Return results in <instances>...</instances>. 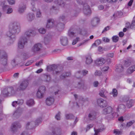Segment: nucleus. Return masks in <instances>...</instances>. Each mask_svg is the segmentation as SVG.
Returning a JSON list of instances; mask_svg holds the SVG:
<instances>
[{"label": "nucleus", "mask_w": 135, "mask_h": 135, "mask_svg": "<svg viewBox=\"0 0 135 135\" xmlns=\"http://www.w3.org/2000/svg\"><path fill=\"white\" fill-rule=\"evenodd\" d=\"M20 24L18 22H15L10 24L9 30L7 32L6 35L9 38V42L10 44H12L15 41V35L20 32Z\"/></svg>", "instance_id": "1"}, {"label": "nucleus", "mask_w": 135, "mask_h": 135, "mask_svg": "<svg viewBox=\"0 0 135 135\" xmlns=\"http://www.w3.org/2000/svg\"><path fill=\"white\" fill-rule=\"evenodd\" d=\"M47 69L48 71H53L54 74L58 75L61 72L62 68L59 65H53L47 66Z\"/></svg>", "instance_id": "2"}, {"label": "nucleus", "mask_w": 135, "mask_h": 135, "mask_svg": "<svg viewBox=\"0 0 135 135\" xmlns=\"http://www.w3.org/2000/svg\"><path fill=\"white\" fill-rule=\"evenodd\" d=\"M2 93L4 96H10L15 93V91L12 86L7 87L4 88L2 92Z\"/></svg>", "instance_id": "3"}, {"label": "nucleus", "mask_w": 135, "mask_h": 135, "mask_svg": "<svg viewBox=\"0 0 135 135\" xmlns=\"http://www.w3.org/2000/svg\"><path fill=\"white\" fill-rule=\"evenodd\" d=\"M8 58L7 53L5 51H3L0 56V62L1 64L4 65H7Z\"/></svg>", "instance_id": "4"}, {"label": "nucleus", "mask_w": 135, "mask_h": 135, "mask_svg": "<svg viewBox=\"0 0 135 135\" xmlns=\"http://www.w3.org/2000/svg\"><path fill=\"white\" fill-rule=\"evenodd\" d=\"M42 47V45L40 43L35 44L31 49V51L35 54H37L41 50Z\"/></svg>", "instance_id": "5"}, {"label": "nucleus", "mask_w": 135, "mask_h": 135, "mask_svg": "<svg viewBox=\"0 0 135 135\" xmlns=\"http://www.w3.org/2000/svg\"><path fill=\"white\" fill-rule=\"evenodd\" d=\"M23 37H21L18 43V47L20 49H23L25 45L27 43V39L23 38Z\"/></svg>", "instance_id": "6"}, {"label": "nucleus", "mask_w": 135, "mask_h": 135, "mask_svg": "<svg viewBox=\"0 0 135 135\" xmlns=\"http://www.w3.org/2000/svg\"><path fill=\"white\" fill-rule=\"evenodd\" d=\"M28 84V81L27 80H25L22 81L20 85L17 88V90L19 91L25 90L27 87Z\"/></svg>", "instance_id": "7"}, {"label": "nucleus", "mask_w": 135, "mask_h": 135, "mask_svg": "<svg viewBox=\"0 0 135 135\" xmlns=\"http://www.w3.org/2000/svg\"><path fill=\"white\" fill-rule=\"evenodd\" d=\"M35 32L32 30H29L26 31L21 37H23V38H26L27 40V37H29L31 36L35 35Z\"/></svg>", "instance_id": "8"}, {"label": "nucleus", "mask_w": 135, "mask_h": 135, "mask_svg": "<svg viewBox=\"0 0 135 135\" xmlns=\"http://www.w3.org/2000/svg\"><path fill=\"white\" fill-rule=\"evenodd\" d=\"M83 11L84 14L86 15H90L91 13V11L90 6L86 4H83Z\"/></svg>", "instance_id": "9"}, {"label": "nucleus", "mask_w": 135, "mask_h": 135, "mask_svg": "<svg viewBox=\"0 0 135 135\" xmlns=\"http://www.w3.org/2000/svg\"><path fill=\"white\" fill-rule=\"evenodd\" d=\"M55 25L54 21L52 19H49L47 20L46 27L48 28H51Z\"/></svg>", "instance_id": "10"}, {"label": "nucleus", "mask_w": 135, "mask_h": 135, "mask_svg": "<svg viewBox=\"0 0 135 135\" xmlns=\"http://www.w3.org/2000/svg\"><path fill=\"white\" fill-rule=\"evenodd\" d=\"M21 127V125L18 122H15L12 124L11 127V129L13 132H15L18 128Z\"/></svg>", "instance_id": "11"}, {"label": "nucleus", "mask_w": 135, "mask_h": 135, "mask_svg": "<svg viewBox=\"0 0 135 135\" xmlns=\"http://www.w3.org/2000/svg\"><path fill=\"white\" fill-rule=\"evenodd\" d=\"M106 60L102 57L97 59L95 61V64L98 66H102L105 62Z\"/></svg>", "instance_id": "12"}, {"label": "nucleus", "mask_w": 135, "mask_h": 135, "mask_svg": "<svg viewBox=\"0 0 135 135\" xmlns=\"http://www.w3.org/2000/svg\"><path fill=\"white\" fill-rule=\"evenodd\" d=\"M91 54H89L85 56V63L87 65H89L92 63L93 60L91 58Z\"/></svg>", "instance_id": "13"}, {"label": "nucleus", "mask_w": 135, "mask_h": 135, "mask_svg": "<svg viewBox=\"0 0 135 135\" xmlns=\"http://www.w3.org/2000/svg\"><path fill=\"white\" fill-rule=\"evenodd\" d=\"M113 111V109L111 107H108L103 109L102 113L105 115L111 113Z\"/></svg>", "instance_id": "14"}, {"label": "nucleus", "mask_w": 135, "mask_h": 135, "mask_svg": "<svg viewBox=\"0 0 135 135\" xmlns=\"http://www.w3.org/2000/svg\"><path fill=\"white\" fill-rule=\"evenodd\" d=\"M84 1V0H76L77 2L79 4L83 5V4H86L89 6H92L94 5V4L90 1H87L86 2H83Z\"/></svg>", "instance_id": "15"}, {"label": "nucleus", "mask_w": 135, "mask_h": 135, "mask_svg": "<svg viewBox=\"0 0 135 135\" xmlns=\"http://www.w3.org/2000/svg\"><path fill=\"white\" fill-rule=\"evenodd\" d=\"M96 113L94 111L90 112L88 115V118L90 120H93L96 118Z\"/></svg>", "instance_id": "16"}, {"label": "nucleus", "mask_w": 135, "mask_h": 135, "mask_svg": "<svg viewBox=\"0 0 135 135\" xmlns=\"http://www.w3.org/2000/svg\"><path fill=\"white\" fill-rule=\"evenodd\" d=\"M54 101V99L53 97H49L46 99V103L47 105L50 106L53 103Z\"/></svg>", "instance_id": "17"}, {"label": "nucleus", "mask_w": 135, "mask_h": 135, "mask_svg": "<svg viewBox=\"0 0 135 135\" xmlns=\"http://www.w3.org/2000/svg\"><path fill=\"white\" fill-rule=\"evenodd\" d=\"M128 98L126 100H123L124 102H126V105L128 108H130L133 105L134 101L132 99L128 100Z\"/></svg>", "instance_id": "18"}, {"label": "nucleus", "mask_w": 135, "mask_h": 135, "mask_svg": "<svg viewBox=\"0 0 135 135\" xmlns=\"http://www.w3.org/2000/svg\"><path fill=\"white\" fill-rule=\"evenodd\" d=\"M60 41L61 44L63 46H65L68 44L67 38L65 37H61L60 38Z\"/></svg>", "instance_id": "19"}, {"label": "nucleus", "mask_w": 135, "mask_h": 135, "mask_svg": "<svg viewBox=\"0 0 135 135\" xmlns=\"http://www.w3.org/2000/svg\"><path fill=\"white\" fill-rule=\"evenodd\" d=\"M22 112V110L20 108H18L16 110L13 114L14 117L17 118L19 117L21 115Z\"/></svg>", "instance_id": "20"}, {"label": "nucleus", "mask_w": 135, "mask_h": 135, "mask_svg": "<svg viewBox=\"0 0 135 135\" xmlns=\"http://www.w3.org/2000/svg\"><path fill=\"white\" fill-rule=\"evenodd\" d=\"M26 9V6L25 5L21 3L19 5L18 11L19 13H22Z\"/></svg>", "instance_id": "21"}, {"label": "nucleus", "mask_w": 135, "mask_h": 135, "mask_svg": "<svg viewBox=\"0 0 135 135\" xmlns=\"http://www.w3.org/2000/svg\"><path fill=\"white\" fill-rule=\"evenodd\" d=\"M99 21V19L98 18H94L91 21V24L93 27L96 26Z\"/></svg>", "instance_id": "22"}, {"label": "nucleus", "mask_w": 135, "mask_h": 135, "mask_svg": "<svg viewBox=\"0 0 135 135\" xmlns=\"http://www.w3.org/2000/svg\"><path fill=\"white\" fill-rule=\"evenodd\" d=\"M35 18V16L33 13H29L27 15V19L29 22L31 21Z\"/></svg>", "instance_id": "23"}, {"label": "nucleus", "mask_w": 135, "mask_h": 135, "mask_svg": "<svg viewBox=\"0 0 135 135\" xmlns=\"http://www.w3.org/2000/svg\"><path fill=\"white\" fill-rule=\"evenodd\" d=\"M125 108V106L123 104H120L119 105L117 109V112H124Z\"/></svg>", "instance_id": "24"}, {"label": "nucleus", "mask_w": 135, "mask_h": 135, "mask_svg": "<svg viewBox=\"0 0 135 135\" xmlns=\"http://www.w3.org/2000/svg\"><path fill=\"white\" fill-rule=\"evenodd\" d=\"M123 67L121 64H119L117 65L115 69V71L117 72H120L123 70Z\"/></svg>", "instance_id": "25"}, {"label": "nucleus", "mask_w": 135, "mask_h": 135, "mask_svg": "<svg viewBox=\"0 0 135 135\" xmlns=\"http://www.w3.org/2000/svg\"><path fill=\"white\" fill-rule=\"evenodd\" d=\"M85 84V81L84 80H81L78 83V88L81 89L84 88Z\"/></svg>", "instance_id": "26"}, {"label": "nucleus", "mask_w": 135, "mask_h": 135, "mask_svg": "<svg viewBox=\"0 0 135 135\" xmlns=\"http://www.w3.org/2000/svg\"><path fill=\"white\" fill-rule=\"evenodd\" d=\"M127 70V72L129 74H131L135 71V65L133 64Z\"/></svg>", "instance_id": "27"}, {"label": "nucleus", "mask_w": 135, "mask_h": 135, "mask_svg": "<svg viewBox=\"0 0 135 135\" xmlns=\"http://www.w3.org/2000/svg\"><path fill=\"white\" fill-rule=\"evenodd\" d=\"M133 64L132 61L128 59H126L125 61L124 64V65L127 67H128L130 65H132Z\"/></svg>", "instance_id": "28"}, {"label": "nucleus", "mask_w": 135, "mask_h": 135, "mask_svg": "<svg viewBox=\"0 0 135 135\" xmlns=\"http://www.w3.org/2000/svg\"><path fill=\"white\" fill-rule=\"evenodd\" d=\"M55 3L62 7H64L65 5V3L62 0H57L55 2Z\"/></svg>", "instance_id": "29"}, {"label": "nucleus", "mask_w": 135, "mask_h": 135, "mask_svg": "<svg viewBox=\"0 0 135 135\" xmlns=\"http://www.w3.org/2000/svg\"><path fill=\"white\" fill-rule=\"evenodd\" d=\"M52 132L54 134L56 132L59 134H61L62 133L61 128L60 127H56L55 129V131H53Z\"/></svg>", "instance_id": "30"}, {"label": "nucleus", "mask_w": 135, "mask_h": 135, "mask_svg": "<svg viewBox=\"0 0 135 135\" xmlns=\"http://www.w3.org/2000/svg\"><path fill=\"white\" fill-rule=\"evenodd\" d=\"M51 38V36L49 34L47 35L44 38V41L46 43H48Z\"/></svg>", "instance_id": "31"}, {"label": "nucleus", "mask_w": 135, "mask_h": 135, "mask_svg": "<svg viewBox=\"0 0 135 135\" xmlns=\"http://www.w3.org/2000/svg\"><path fill=\"white\" fill-rule=\"evenodd\" d=\"M27 104L29 106L33 105L34 104L33 100L32 99H30L27 100Z\"/></svg>", "instance_id": "32"}, {"label": "nucleus", "mask_w": 135, "mask_h": 135, "mask_svg": "<svg viewBox=\"0 0 135 135\" xmlns=\"http://www.w3.org/2000/svg\"><path fill=\"white\" fill-rule=\"evenodd\" d=\"M44 94V93L38 90L36 96L37 97L39 98H41L43 97Z\"/></svg>", "instance_id": "33"}, {"label": "nucleus", "mask_w": 135, "mask_h": 135, "mask_svg": "<svg viewBox=\"0 0 135 135\" xmlns=\"http://www.w3.org/2000/svg\"><path fill=\"white\" fill-rule=\"evenodd\" d=\"M46 90V88L44 86H42L40 87L38 90V91L40 92L45 93Z\"/></svg>", "instance_id": "34"}, {"label": "nucleus", "mask_w": 135, "mask_h": 135, "mask_svg": "<svg viewBox=\"0 0 135 135\" xmlns=\"http://www.w3.org/2000/svg\"><path fill=\"white\" fill-rule=\"evenodd\" d=\"M44 78L45 79L44 80L46 81L49 82L50 80V77L49 75H45L44 76Z\"/></svg>", "instance_id": "35"}, {"label": "nucleus", "mask_w": 135, "mask_h": 135, "mask_svg": "<svg viewBox=\"0 0 135 135\" xmlns=\"http://www.w3.org/2000/svg\"><path fill=\"white\" fill-rule=\"evenodd\" d=\"M4 4L5 1H4L1 2V5L2 7L3 10L5 11L8 8V6L7 5H5Z\"/></svg>", "instance_id": "36"}, {"label": "nucleus", "mask_w": 135, "mask_h": 135, "mask_svg": "<svg viewBox=\"0 0 135 135\" xmlns=\"http://www.w3.org/2000/svg\"><path fill=\"white\" fill-rule=\"evenodd\" d=\"M130 28L131 29L135 28V16L133 17L132 22L130 25Z\"/></svg>", "instance_id": "37"}, {"label": "nucleus", "mask_w": 135, "mask_h": 135, "mask_svg": "<svg viewBox=\"0 0 135 135\" xmlns=\"http://www.w3.org/2000/svg\"><path fill=\"white\" fill-rule=\"evenodd\" d=\"M94 131L95 132V133L94 135H97L98 133H99L101 132L103 130V129L99 128V129H96L94 128Z\"/></svg>", "instance_id": "38"}, {"label": "nucleus", "mask_w": 135, "mask_h": 135, "mask_svg": "<svg viewBox=\"0 0 135 135\" xmlns=\"http://www.w3.org/2000/svg\"><path fill=\"white\" fill-rule=\"evenodd\" d=\"M112 39L113 42H117L119 40V37L117 36H114L112 37Z\"/></svg>", "instance_id": "39"}, {"label": "nucleus", "mask_w": 135, "mask_h": 135, "mask_svg": "<svg viewBox=\"0 0 135 135\" xmlns=\"http://www.w3.org/2000/svg\"><path fill=\"white\" fill-rule=\"evenodd\" d=\"M107 105V103L105 100H103V102L101 104H100L99 106L101 107H105Z\"/></svg>", "instance_id": "40"}, {"label": "nucleus", "mask_w": 135, "mask_h": 135, "mask_svg": "<svg viewBox=\"0 0 135 135\" xmlns=\"http://www.w3.org/2000/svg\"><path fill=\"white\" fill-rule=\"evenodd\" d=\"M68 35L71 38H72L74 37H75L76 36V33L70 31L68 32Z\"/></svg>", "instance_id": "41"}, {"label": "nucleus", "mask_w": 135, "mask_h": 135, "mask_svg": "<svg viewBox=\"0 0 135 135\" xmlns=\"http://www.w3.org/2000/svg\"><path fill=\"white\" fill-rule=\"evenodd\" d=\"M114 133L117 135H121L122 133V131H119L118 129H115L114 131Z\"/></svg>", "instance_id": "42"}, {"label": "nucleus", "mask_w": 135, "mask_h": 135, "mask_svg": "<svg viewBox=\"0 0 135 135\" xmlns=\"http://www.w3.org/2000/svg\"><path fill=\"white\" fill-rule=\"evenodd\" d=\"M41 13L40 9H38L36 12V16L37 18H40L41 16Z\"/></svg>", "instance_id": "43"}, {"label": "nucleus", "mask_w": 135, "mask_h": 135, "mask_svg": "<svg viewBox=\"0 0 135 135\" xmlns=\"http://www.w3.org/2000/svg\"><path fill=\"white\" fill-rule=\"evenodd\" d=\"M101 41L100 40H96L95 41V42L92 44V47H93L94 46H97L99 45Z\"/></svg>", "instance_id": "44"}, {"label": "nucleus", "mask_w": 135, "mask_h": 135, "mask_svg": "<svg viewBox=\"0 0 135 135\" xmlns=\"http://www.w3.org/2000/svg\"><path fill=\"white\" fill-rule=\"evenodd\" d=\"M134 122L135 121L134 120L131 121L127 123L126 126L127 127H129L131 126Z\"/></svg>", "instance_id": "45"}, {"label": "nucleus", "mask_w": 135, "mask_h": 135, "mask_svg": "<svg viewBox=\"0 0 135 135\" xmlns=\"http://www.w3.org/2000/svg\"><path fill=\"white\" fill-rule=\"evenodd\" d=\"M66 117L67 119H71L74 118V116L72 114H67Z\"/></svg>", "instance_id": "46"}, {"label": "nucleus", "mask_w": 135, "mask_h": 135, "mask_svg": "<svg viewBox=\"0 0 135 135\" xmlns=\"http://www.w3.org/2000/svg\"><path fill=\"white\" fill-rule=\"evenodd\" d=\"M112 94L113 97H115L117 96V90L115 89H113L112 91Z\"/></svg>", "instance_id": "47"}, {"label": "nucleus", "mask_w": 135, "mask_h": 135, "mask_svg": "<svg viewBox=\"0 0 135 135\" xmlns=\"http://www.w3.org/2000/svg\"><path fill=\"white\" fill-rule=\"evenodd\" d=\"M38 31L41 34H44L46 32V30L44 28H41L39 29Z\"/></svg>", "instance_id": "48"}, {"label": "nucleus", "mask_w": 135, "mask_h": 135, "mask_svg": "<svg viewBox=\"0 0 135 135\" xmlns=\"http://www.w3.org/2000/svg\"><path fill=\"white\" fill-rule=\"evenodd\" d=\"M31 0V4L32 6V7L33 8H32V10L33 11H34L36 10V9H35V8H34V6L35 5V2L34 1H37V0Z\"/></svg>", "instance_id": "49"}, {"label": "nucleus", "mask_w": 135, "mask_h": 135, "mask_svg": "<svg viewBox=\"0 0 135 135\" xmlns=\"http://www.w3.org/2000/svg\"><path fill=\"white\" fill-rule=\"evenodd\" d=\"M42 121V119L41 118L37 119L35 121V125H38V124L41 122Z\"/></svg>", "instance_id": "50"}, {"label": "nucleus", "mask_w": 135, "mask_h": 135, "mask_svg": "<svg viewBox=\"0 0 135 135\" xmlns=\"http://www.w3.org/2000/svg\"><path fill=\"white\" fill-rule=\"evenodd\" d=\"M81 72L79 71L76 72L75 74V76L78 78H79L80 77Z\"/></svg>", "instance_id": "51"}, {"label": "nucleus", "mask_w": 135, "mask_h": 135, "mask_svg": "<svg viewBox=\"0 0 135 135\" xmlns=\"http://www.w3.org/2000/svg\"><path fill=\"white\" fill-rule=\"evenodd\" d=\"M105 91V90L104 89L101 90L99 93V95L101 96L102 97H104L105 96L104 94Z\"/></svg>", "instance_id": "52"}, {"label": "nucleus", "mask_w": 135, "mask_h": 135, "mask_svg": "<svg viewBox=\"0 0 135 135\" xmlns=\"http://www.w3.org/2000/svg\"><path fill=\"white\" fill-rule=\"evenodd\" d=\"M64 24L63 23H59L58 25V27L61 28V29H63L64 28Z\"/></svg>", "instance_id": "53"}, {"label": "nucleus", "mask_w": 135, "mask_h": 135, "mask_svg": "<svg viewBox=\"0 0 135 135\" xmlns=\"http://www.w3.org/2000/svg\"><path fill=\"white\" fill-rule=\"evenodd\" d=\"M23 100L22 99L18 100L17 101V104L19 105H22L23 103Z\"/></svg>", "instance_id": "54"}, {"label": "nucleus", "mask_w": 135, "mask_h": 135, "mask_svg": "<svg viewBox=\"0 0 135 135\" xmlns=\"http://www.w3.org/2000/svg\"><path fill=\"white\" fill-rule=\"evenodd\" d=\"M79 37H77L76 38L75 40H73L72 44L73 45H74L79 40Z\"/></svg>", "instance_id": "55"}, {"label": "nucleus", "mask_w": 135, "mask_h": 135, "mask_svg": "<svg viewBox=\"0 0 135 135\" xmlns=\"http://www.w3.org/2000/svg\"><path fill=\"white\" fill-rule=\"evenodd\" d=\"M13 12V9L11 8H8L7 9L6 12L7 14H9Z\"/></svg>", "instance_id": "56"}, {"label": "nucleus", "mask_w": 135, "mask_h": 135, "mask_svg": "<svg viewBox=\"0 0 135 135\" xmlns=\"http://www.w3.org/2000/svg\"><path fill=\"white\" fill-rule=\"evenodd\" d=\"M109 68V67L108 66H105L102 69V70L103 71H106L108 70Z\"/></svg>", "instance_id": "57"}, {"label": "nucleus", "mask_w": 135, "mask_h": 135, "mask_svg": "<svg viewBox=\"0 0 135 135\" xmlns=\"http://www.w3.org/2000/svg\"><path fill=\"white\" fill-rule=\"evenodd\" d=\"M9 4L10 5L14 4L15 3V0H7Z\"/></svg>", "instance_id": "58"}, {"label": "nucleus", "mask_w": 135, "mask_h": 135, "mask_svg": "<svg viewBox=\"0 0 135 135\" xmlns=\"http://www.w3.org/2000/svg\"><path fill=\"white\" fill-rule=\"evenodd\" d=\"M60 112H59L57 114L55 117V118L57 120H60Z\"/></svg>", "instance_id": "59"}, {"label": "nucleus", "mask_w": 135, "mask_h": 135, "mask_svg": "<svg viewBox=\"0 0 135 135\" xmlns=\"http://www.w3.org/2000/svg\"><path fill=\"white\" fill-rule=\"evenodd\" d=\"M88 71L85 70H83L82 71V73L83 76H85L88 73Z\"/></svg>", "instance_id": "60"}, {"label": "nucleus", "mask_w": 135, "mask_h": 135, "mask_svg": "<svg viewBox=\"0 0 135 135\" xmlns=\"http://www.w3.org/2000/svg\"><path fill=\"white\" fill-rule=\"evenodd\" d=\"M43 60H41L40 61H39L38 62H37L35 64L37 66H39L42 65V64Z\"/></svg>", "instance_id": "61"}, {"label": "nucleus", "mask_w": 135, "mask_h": 135, "mask_svg": "<svg viewBox=\"0 0 135 135\" xmlns=\"http://www.w3.org/2000/svg\"><path fill=\"white\" fill-rule=\"evenodd\" d=\"M110 29L109 27L108 26H107V27H105L104 29L103 30L102 32V33H103L104 32H105L109 30Z\"/></svg>", "instance_id": "62"}, {"label": "nucleus", "mask_w": 135, "mask_h": 135, "mask_svg": "<svg viewBox=\"0 0 135 135\" xmlns=\"http://www.w3.org/2000/svg\"><path fill=\"white\" fill-rule=\"evenodd\" d=\"M101 74V72L100 71L96 70L95 73V75L99 76Z\"/></svg>", "instance_id": "63"}, {"label": "nucleus", "mask_w": 135, "mask_h": 135, "mask_svg": "<svg viewBox=\"0 0 135 135\" xmlns=\"http://www.w3.org/2000/svg\"><path fill=\"white\" fill-rule=\"evenodd\" d=\"M103 99L102 98L98 99L97 100V102L98 105H99L103 102Z\"/></svg>", "instance_id": "64"}]
</instances>
